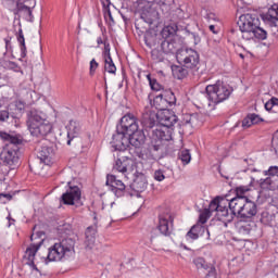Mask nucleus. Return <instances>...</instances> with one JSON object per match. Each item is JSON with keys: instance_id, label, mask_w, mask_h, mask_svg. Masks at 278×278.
Wrapping results in <instances>:
<instances>
[{"instance_id": "nucleus-1", "label": "nucleus", "mask_w": 278, "mask_h": 278, "mask_svg": "<svg viewBox=\"0 0 278 278\" xmlns=\"http://www.w3.org/2000/svg\"><path fill=\"white\" fill-rule=\"evenodd\" d=\"M164 128H155L152 130L151 141L148 146L149 160H162L164 157V142L170 140V127H197L199 125V115L185 114L180 123H178L177 115L170 114L163 119Z\"/></svg>"}, {"instance_id": "nucleus-2", "label": "nucleus", "mask_w": 278, "mask_h": 278, "mask_svg": "<svg viewBox=\"0 0 278 278\" xmlns=\"http://www.w3.org/2000/svg\"><path fill=\"white\" fill-rule=\"evenodd\" d=\"M0 138L7 142L0 153V162L3 166H9L11 170H14L18 166V151L23 144V136L16 132L0 131Z\"/></svg>"}, {"instance_id": "nucleus-3", "label": "nucleus", "mask_w": 278, "mask_h": 278, "mask_svg": "<svg viewBox=\"0 0 278 278\" xmlns=\"http://www.w3.org/2000/svg\"><path fill=\"white\" fill-rule=\"evenodd\" d=\"M237 25L243 40H266L268 33L260 27V17L257 14L247 13L239 17Z\"/></svg>"}, {"instance_id": "nucleus-4", "label": "nucleus", "mask_w": 278, "mask_h": 278, "mask_svg": "<svg viewBox=\"0 0 278 278\" xmlns=\"http://www.w3.org/2000/svg\"><path fill=\"white\" fill-rule=\"evenodd\" d=\"M75 255V240L65 238L48 249L46 262H64Z\"/></svg>"}, {"instance_id": "nucleus-5", "label": "nucleus", "mask_w": 278, "mask_h": 278, "mask_svg": "<svg viewBox=\"0 0 278 278\" xmlns=\"http://www.w3.org/2000/svg\"><path fill=\"white\" fill-rule=\"evenodd\" d=\"M205 90L208 101L218 105L231 97L233 87L223 80H217L215 84L206 86Z\"/></svg>"}, {"instance_id": "nucleus-6", "label": "nucleus", "mask_w": 278, "mask_h": 278, "mask_svg": "<svg viewBox=\"0 0 278 278\" xmlns=\"http://www.w3.org/2000/svg\"><path fill=\"white\" fill-rule=\"evenodd\" d=\"M176 60L186 68H190V71L197 68V66H199V62H201L199 52L193 49L184 48L176 54Z\"/></svg>"}, {"instance_id": "nucleus-7", "label": "nucleus", "mask_w": 278, "mask_h": 278, "mask_svg": "<svg viewBox=\"0 0 278 278\" xmlns=\"http://www.w3.org/2000/svg\"><path fill=\"white\" fill-rule=\"evenodd\" d=\"M175 218L170 211L166 210L165 212L159 214V225L156 229L160 231L161 236L168 237L173 233V223Z\"/></svg>"}, {"instance_id": "nucleus-8", "label": "nucleus", "mask_w": 278, "mask_h": 278, "mask_svg": "<svg viewBox=\"0 0 278 278\" xmlns=\"http://www.w3.org/2000/svg\"><path fill=\"white\" fill-rule=\"evenodd\" d=\"M160 49L165 55L178 54L184 50V42L181 39L174 37L172 39H161Z\"/></svg>"}, {"instance_id": "nucleus-9", "label": "nucleus", "mask_w": 278, "mask_h": 278, "mask_svg": "<svg viewBox=\"0 0 278 278\" xmlns=\"http://www.w3.org/2000/svg\"><path fill=\"white\" fill-rule=\"evenodd\" d=\"M68 188L65 193L61 195V203L63 205H75L81 200V189L77 186H71V182H67Z\"/></svg>"}, {"instance_id": "nucleus-10", "label": "nucleus", "mask_w": 278, "mask_h": 278, "mask_svg": "<svg viewBox=\"0 0 278 278\" xmlns=\"http://www.w3.org/2000/svg\"><path fill=\"white\" fill-rule=\"evenodd\" d=\"M140 126L138 125V118L134 114L128 113L121 118L119 125H117V130L123 134H130L131 131H138Z\"/></svg>"}, {"instance_id": "nucleus-11", "label": "nucleus", "mask_w": 278, "mask_h": 278, "mask_svg": "<svg viewBox=\"0 0 278 278\" xmlns=\"http://www.w3.org/2000/svg\"><path fill=\"white\" fill-rule=\"evenodd\" d=\"M106 186H109L111 192H114L117 198L125 197V194L129 197V188L123 181L116 179L114 175L106 176Z\"/></svg>"}, {"instance_id": "nucleus-12", "label": "nucleus", "mask_w": 278, "mask_h": 278, "mask_svg": "<svg viewBox=\"0 0 278 278\" xmlns=\"http://www.w3.org/2000/svg\"><path fill=\"white\" fill-rule=\"evenodd\" d=\"M132 168H134V159L118 154V159L115 161L113 165V170H117V173H122V175H124L125 177H128Z\"/></svg>"}, {"instance_id": "nucleus-13", "label": "nucleus", "mask_w": 278, "mask_h": 278, "mask_svg": "<svg viewBox=\"0 0 278 278\" xmlns=\"http://www.w3.org/2000/svg\"><path fill=\"white\" fill-rule=\"evenodd\" d=\"M37 157L46 166H51L53 164V157H55V148L53 144L43 143L37 152Z\"/></svg>"}, {"instance_id": "nucleus-14", "label": "nucleus", "mask_w": 278, "mask_h": 278, "mask_svg": "<svg viewBox=\"0 0 278 278\" xmlns=\"http://www.w3.org/2000/svg\"><path fill=\"white\" fill-rule=\"evenodd\" d=\"M111 147L114 151H127L129 149V137L125 132L116 129V134L112 136Z\"/></svg>"}, {"instance_id": "nucleus-15", "label": "nucleus", "mask_w": 278, "mask_h": 278, "mask_svg": "<svg viewBox=\"0 0 278 278\" xmlns=\"http://www.w3.org/2000/svg\"><path fill=\"white\" fill-rule=\"evenodd\" d=\"M65 128L67 130L66 144L71 147L75 138H78L81 134V123L77 119H71Z\"/></svg>"}, {"instance_id": "nucleus-16", "label": "nucleus", "mask_w": 278, "mask_h": 278, "mask_svg": "<svg viewBox=\"0 0 278 278\" xmlns=\"http://www.w3.org/2000/svg\"><path fill=\"white\" fill-rule=\"evenodd\" d=\"M7 112H9V116L16 125L25 113V103L23 101H15L13 104L7 106Z\"/></svg>"}, {"instance_id": "nucleus-17", "label": "nucleus", "mask_w": 278, "mask_h": 278, "mask_svg": "<svg viewBox=\"0 0 278 278\" xmlns=\"http://www.w3.org/2000/svg\"><path fill=\"white\" fill-rule=\"evenodd\" d=\"M40 247H42V240L30 243V245L26 249L24 255V260H27L26 264H28V266H31L35 270H38V267H36L34 261L36 260V254L40 250Z\"/></svg>"}, {"instance_id": "nucleus-18", "label": "nucleus", "mask_w": 278, "mask_h": 278, "mask_svg": "<svg viewBox=\"0 0 278 278\" xmlns=\"http://www.w3.org/2000/svg\"><path fill=\"white\" fill-rule=\"evenodd\" d=\"M126 136L128 137L129 146L135 147V149H140L147 140L144 131L140 128L128 132Z\"/></svg>"}, {"instance_id": "nucleus-19", "label": "nucleus", "mask_w": 278, "mask_h": 278, "mask_svg": "<svg viewBox=\"0 0 278 278\" xmlns=\"http://www.w3.org/2000/svg\"><path fill=\"white\" fill-rule=\"evenodd\" d=\"M149 186V181L147 180V176L143 173H136L132 184L130 185L131 190L135 192H144L147 187Z\"/></svg>"}, {"instance_id": "nucleus-20", "label": "nucleus", "mask_w": 278, "mask_h": 278, "mask_svg": "<svg viewBox=\"0 0 278 278\" xmlns=\"http://www.w3.org/2000/svg\"><path fill=\"white\" fill-rule=\"evenodd\" d=\"M257 214V204L247 198L241 213H239L240 218H253Z\"/></svg>"}, {"instance_id": "nucleus-21", "label": "nucleus", "mask_w": 278, "mask_h": 278, "mask_svg": "<svg viewBox=\"0 0 278 278\" xmlns=\"http://www.w3.org/2000/svg\"><path fill=\"white\" fill-rule=\"evenodd\" d=\"M205 231H206L207 236H210V230H207V228H205V226H203L201 224H195L187 232L186 239L187 240H199V238H201V236H203V233H205Z\"/></svg>"}, {"instance_id": "nucleus-22", "label": "nucleus", "mask_w": 278, "mask_h": 278, "mask_svg": "<svg viewBox=\"0 0 278 278\" xmlns=\"http://www.w3.org/2000/svg\"><path fill=\"white\" fill-rule=\"evenodd\" d=\"M248 198H232L228 203V207L230 212H232V215L240 216V213L242 212V207L244 206V203L247 202Z\"/></svg>"}, {"instance_id": "nucleus-23", "label": "nucleus", "mask_w": 278, "mask_h": 278, "mask_svg": "<svg viewBox=\"0 0 278 278\" xmlns=\"http://www.w3.org/2000/svg\"><path fill=\"white\" fill-rule=\"evenodd\" d=\"M27 126L30 131V129H34V127H37V125H40L41 123H45V118L38 111L35 109L30 110L27 114Z\"/></svg>"}, {"instance_id": "nucleus-24", "label": "nucleus", "mask_w": 278, "mask_h": 278, "mask_svg": "<svg viewBox=\"0 0 278 278\" xmlns=\"http://www.w3.org/2000/svg\"><path fill=\"white\" fill-rule=\"evenodd\" d=\"M227 205H228V202L226 200V204H222V208H219L216 212V218L222 223H231V220H233L235 218L232 211L229 212V208L227 207Z\"/></svg>"}, {"instance_id": "nucleus-25", "label": "nucleus", "mask_w": 278, "mask_h": 278, "mask_svg": "<svg viewBox=\"0 0 278 278\" xmlns=\"http://www.w3.org/2000/svg\"><path fill=\"white\" fill-rule=\"evenodd\" d=\"M97 241V227L89 226L85 231V248L92 249L94 247V242Z\"/></svg>"}, {"instance_id": "nucleus-26", "label": "nucleus", "mask_w": 278, "mask_h": 278, "mask_svg": "<svg viewBox=\"0 0 278 278\" xmlns=\"http://www.w3.org/2000/svg\"><path fill=\"white\" fill-rule=\"evenodd\" d=\"M262 190H278V175L268 176L260 180Z\"/></svg>"}, {"instance_id": "nucleus-27", "label": "nucleus", "mask_w": 278, "mask_h": 278, "mask_svg": "<svg viewBox=\"0 0 278 278\" xmlns=\"http://www.w3.org/2000/svg\"><path fill=\"white\" fill-rule=\"evenodd\" d=\"M193 264H194V266H197L198 269L203 268L204 270H207V274H206L207 277H212V276L216 275V268L213 267L212 264H207L205 262V258H203V257L194 258Z\"/></svg>"}, {"instance_id": "nucleus-28", "label": "nucleus", "mask_w": 278, "mask_h": 278, "mask_svg": "<svg viewBox=\"0 0 278 278\" xmlns=\"http://www.w3.org/2000/svg\"><path fill=\"white\" fill-rule=\"evenodd\" d=\"M51 124L45 123V121L41 124H38L33 129H30V134L33 136H47L51 134Z\"/></svg>"}, {"instance_id": "nucleus-29", "label": "nucleus", "mask_w": 278, "mask_h": 278, "mask_svg": "<svg viewBox=\"0 0 278 278\" xmlns=\"http://www.w3.org/2000/svg\"><path fill=\"white\" fill-rule=\"evenodd\" d=\"M177 31H179V26L175 23H172L167 26H164V28L161 31V36L163 39H172L177 36Z\"/></svg>"}, {"instance_id": "nucleus-30", "label": "nucleus", "mask_w": 278, "mask_h": 278, "mask_svg": "<svg viewBox=\"0 0 278 278\" xmlns=\"http://www.w3.org/2000/svg\"><path fill=\"white\" fill-rule=\"evenodd\" d=\"M16 12H17V14H24V16H25L26 21H28V23H34V13L31 11V8L27 7L25 3L17 2Z\"/></svg>"}, {"instance_id": "nucleus-31", "label": "nucleus", "mask_w": 278, "mask_h": 278, "mask_svg": "<svg viewBox=\"0 0 278 278\" xmlns=\"http://www.w3.org/2000/svg\"><path fill=\"white\" fill-rule=\"evenodd\" d=\"M152 106L155 108V110L164 111L168 110V104H166V100L164 99L163 93H159L154 97Z\"/></svg>"}, {"instance_id": "nucleus-32", "label": "nucleus", "mask_w": 278, "mask_h": 278, "mask_svg": "<svg viewBox=\"0 0 278 278\" xmlns=\"http://www.w3.org/2000/svg\"><path fill=\"white\" fill-rule=\"evenodd\" d=\"M222 205H226V200L223 198H215L214 200L211 201L208 208H205L208 214H212V212H217L222 208Z\"/></svg>"}, {"instance_id": "nucleus-33", "label": "nucleus", "mask_w": 278, "mask_h": 278, "mask_svg": "<svg viewBox=\"0 0 278 278\" xmlns=\"http://www.w3.org/2000/svg\"><path fill=\"white\" fill-rule=\"evenodd\" d=\"M17 42L20 43L21 58H27V46L25 45V35L23 34V28H18L16 34Z\"/></svg>"}, {"instance_id": "nucleus-34", "label": "nucleus", "mask_w": 278, "mask_h": 278, "mask_svg": "<svg viewBox=\"0 0 278 278\" xmlns=\"http://www.w3.org/2000/svg\"><path fill=\"white\" fill-rule=\"evenodd\" d=\"M264 21H267L268 23H277L278 21V4L271 5V8L268 9V12L263 16Z\"/></svg>"}, {"instance_id": "nucleus-35", "label": "nucleus", "mask_w": 278, "mask_h": 278, "mask_svg": "<svg viewBox=\"0 0 278 278\" xmlns=\"http://www.w3.org/2000/svg\"><path fill=\"white\" fill-rule=\"evenodd\" d=\"M253 227H255V223L253 222H241L238 224V231L243 236H249L253 231Z\"/></svg>"}, {"instance_id": "nucleus-36", "label": "nucleus", "mask_w": 278, "mask_h": 278, "mask_svg": "<svg viewBox=\"0 0 278 278\" xmlns=\"http://www.w3.org/2000/svg\"><path fill=\"white\" fill-rule=\"evenodd\" d=\"M253 181H255V178H252L249 186H239V187H237L235 198L247 199V192H251V187L253 186Z\"/></svg>"}, {"instance_id": "nucleus-37", "label": "nucleus", "mask_w": 278, "mask_h": 278, "mask_svg": "<svg viewBox=\"0 0 278 278\" xmlns=\"http://www.w3.org/2000/svg\"><path fill=\"white\" fill-rule=\"evenodd\" d=\"M161 93L166 101L167 108H173L177 103V98L172 90H163Z\"/></svg>"}, {"instance_id": "nucleus-38", "label": "nucleus", "mask_w": 278, "mask_h": 278, "mask_svg": "<svg viewBox=\"0 0 278 278\" xmlns=\"http://www.w3.org/2000/svg\"><path fill=\"white\" fill-rule=\"evenodd\" d=\"M173 74L177 79H185V77H188V67L181 65H177L173 68Z\"/></svg>"}, {"instance_id": "nucleus-39", "label": "nucleus", "mask_w": 278, "mask_h": 278, "mask_svg": "<svg viewBox=\"0 0 278 278\" xmlns=\"http://www.w3.org/2000/svg\"><path fill=\"white\" fill-rule=\"evenodd\" d=\"M104 71H106V73H111V75L116 74V65L114 64L112 56L104 59Z\"/></svg>"}, {"instance_id": "nucleus-40", "label": "nucleus", "mask_w": 278, "mask_h": 278, "mask_svg": "<svg viewBox=\"0 0 278 278\" xmlns=\"http://www.w3.org/2000/svg\"><path fill=\"white\" fill-rule=\"evenodd\" d=\"M179 160L182 162L184 165L190 164L192 156L190 155V150H182L178 154Z\"/></svg>"}, {"instance_id": "nucleus-41", "label": "nucleus", "mask_w": 278, "mask_h": 278, "mask_svg": "<svg viewBox=\"0 0 278 278\" xmlns=\"http://www.w3.org/2000/svg\"><path fill=\"white\" fill-rule=\"evenodd\" d=\"M151 58L155 62H164V52L160 49H153L151 51Z\"/></svg>"}, {"instance_id": "nucleus-42", "label": "nucleus", "mask_w": 278, "mask_h": 278, "mask_svg": "<svg viewBox=\"0 0 278 278\" xmlns=\"http://www.w3.org/2000/svg\"><path fill=\"white\" fill-rule=\"evenodd\" d=\"M3 123H13L8 109L0 110V125H3Z\"/></svg>"}, {"instance_id": "nucleus-43", "label": "nucleus", "mask_w": 278, "mask_h": 278, "mask_svg": "<svg viewBox=\"0 0 278 278\" xmlns=\"http://www.w3.org/2000/svg\"><path fill=\"white\" fill-rule=\"evenodd\" d=\"M40 240H42V243L45 242V231H37L31 233V244H34V242H40Z\"/></svg>"}, {"instance_id": "nucleus-44", "label": "nucleus", "mask_w": 278, "mask_h": 278, "mask_svg": "<svg viewBox=\"0 0 278 278\" xmlns=\"http://www.w3.org/2000/svg\"><path fill=\"white\" fill-rule=\"evenodd\" d=\"M261 220L264 223V225H269V227H273V225H275V215L265 213L263 214Z\"/></svg>"}, {"instance_id": "nucleus-45", "label": "nucleus", "mask_w": 278, "mask_h": 278, "mask_svg": "<svg viewBox=\"0 0 278 278\" xmlns=\"http://www.w3.org/2000/svg\"><path fill=\"white\" fill-rule=\"evenodd\" d=\"M102 36H104V51L103 56L105 58H112V54H110V42H108V36L105 35V29L102 30Z\"/></svg>"}, {"instance_id": "nucleus-46", "label": "nucleus", "mask_w": 278, "mask_h": 278, "mask_svg": "<svg viewBox=\"0 0 278 278\" xmlns=\"http://www.w3.org/2000/svg\"><path fill=\"white\" fill-rule=\"evenodd\" d=\"M210 216H212V214L210 213V211L204 210L200 216H199V223L200 225H205V223H207V219L210 218Z\"/></svg>"}, {"instance_id": "nucleus-47", "label": "nucleus", "mask_w": 278, "mask_h": 278, "mask_svg": "<svg viewBox=\"0 0 278 278\" xmlns=\"http://www.w3.org/2000/svg\"><path fill=\"white\" fill-rule=\"evenodd\" d=\"M148 79H149L150 86L153 90H155L156 92H159V90H162V85H160V83H157V80L151 79L150 75H148Z\"/></svg>"}, {"instance_id": "nucleus-48", "label": "nucleus", "mask_w": 278, "mask_h": 278, "mask_svg": "<svg viewBox=\"0 0 278 278\" xmlns=\"http://www.w3.org/2000/svg\"><path fill=\"white\" fill-rule=\"evenodd\" d=\"M253 125V119L251 117V114L243 118L242 121V127L243 129H249Z\"/></svg>"}, {"instance_id": "nucleus-49", "label": "nucleus", "mask_w": 278, "mask_h": 278, "mask_svg": "<svg viewBox=\"0 0 278 278\" xmlns=\"http://www.w3.org/2000/svg\"><path fill=\"white\" fill-rule=\"evenodd\" d=\"M149 115H146V127H148L149 129H153L155 127V118L149 116Z\"/></svg>"}, {"instance_id": "nucleus-50", "label": "nucleus", "mask_w": 278, "mask_h": 278, "mask_svg": "<svg viewBox=\"0 0 278 278\" xmlns=\"http://www.w3.org/2000/svg\"><path fill=\"white\" fill-rule=\"evenodd\" d=\"M154 179L156 181H164V179H166V176H164V172L162 169H159L154 172Z\"/></svg>"}, {"instance_id": "nucleus-51", "label": "nucleus", "mask_w": 278, "mask_h": 278, "mask_svg": "<svg viewBox=\"0 0 278 278\" xmlns=\"http://www.w3.org/2000/svg\"><path fill=\"white\" fill-rule=\"evenodd\" d=\"M189 36H191L193 43L194 45H200L201 43V37L197 33H190L189 30H186Z\"/></svg>"}, {"instance_id": "nucleus-52", "label": "nucleus", "mask_w": 278, "mask_h": 278, "mask_svg": "<svg viewBox=\"0 0 278 278\" xmlns=\"http://www.w3.org/2000/svg\"><path fill=\"white\" fill-rule=\"evenodd\" d=\"M265 110H267V112H275V102L273 98L265 103Z\"/></svg>"}, {"instance_id": "nucleus-53", "label": "nucleus", "mask_w": 278, "mask_h": 278, "mask_svg": "<svg viewBox=\"0 0 278 278\" xmlns=\"http://www.w3.org/2000/svg\"><path fill=\"white\" fill-rule=\"evenodd\" d=\"M97 68H99V63L97 60L92 59L90 61V75H94V71H97Z\"/></svg>"}, {"instance_id": "nucleus-54", "label": "nucleus", "mask_w": 278, "mask_h": 278, "mask_svg": "<svg viewBox=\"0 0 278 278\" xmlns=\"http://www.w3.org/2000/svg\"><path fill=\"white\" fill-rule=\"evenodd\" d=\"M7 201H12V194L0 193V203H5Z\"/></svg>"}, {"instance_id": "nucleus-55", "label": "nucleus", "mask_w": 278, "mask_h": 278, "mask_svg": "<svg viewBox=\"0 0 278 278\" xmlns=\"http://www.w3.org/2000/svg\"><path fill=\"white\" fill-rule=\"evenodd\" d=\"M251 118H252V124L253 125H257V123H262L264 119L262 117H260V115L257 114H250Z\"/></svg>"}, {"instance_id": "nucleus-56", "label": "nucleus", "mask_w": 278, "mask_h": 278, "mask_svg": "<svg viewBox=\"0 0 278 278\" xmlns=\"http://www.w3.org/2000/svg\"><path fill=\"white\" fill-rule=\"evenodd\" d=\"M267 174L269 175V177H271V175H278V167L277 166L269 167Z\"/></svg>"}, {"instance_id": "nucleus-57", "label": "nucleus", "mask_w": 278, "mask_h": 278, "mask_svg": "<svg viewBox=\"0 0 278 278\" xmlns=\"http://www.w3.org/2000/svg\"><path fill=\"white\" fill-rule=\"evenodd\" d=\"M270 205H273L274 207H277L278 210V195H273Z\"/></svg>"}, {"instance_id": "nucleus-58", "label": "nucleus", "mask_w": 278, "mask_h": 278, "mask_svg": "<svg viewBox=\"0 0 278 278\" xmlns=\"http://www.w3.org/2000/svg\"><path fill=\"white\" fill-rule=\"evenodd\" d=\"M155 238H157V235L155 233V231H152L151 237H150V244L155 243Z\"/></svg>"}, {"instance_id": "nucleus-59", "label": "nucleus", "mask_w": 278, "mask_h": 278, "mask_svg": "<svg viewBox=\"0 0 278 278\" xmlns=\"http://www.w3.org/2000/svg\"><path fill=\"white\" fill-rule=\"evenodd\" d=\"M151 40H153V38H150V39H146V45L147 47H154L155 45L151 43Z\"/></svg>"}, {"instance_id": "nucleus-60", "label": "nucleus", "mask_w": 278, "mask_h": 278, "mask_svg": "<svg viewBox=\"0 0 278 278\" xmlns=\"http://www.w3.org/2000/svg\"><path fill=\"white\" fill-rule=\"evenodd\" d=\"M208 29H210V31H212L213 34H218V31H216V26H214V25H210V26H208Z\"/></svg>"}, {"instance_id": "nucleus-61", "label": "nucleus", "mask_w": 278, "mask_h": 278, "mask_svg": "<svg viewBox=\"0 0 278 278\" xmlns=\"http://www.w3.org/2000/svg\"><path fill=\"white\" fill-rule=\"evenodd\" d=\"M97 43H98V45H105V39L99 37V38L97 39Z\"/></svg>"}, {"instance_id": "nucleus-62", "label": "nucleus", "mask_w": 278, "mask_h": 278, "mask_svg": "<svg viewBox=\"0 0 278 278\" xmlns=\"http://www.w3.org/2000/svg\"><path fill=\"white\" fill-rule=\"evenodd\" d=\"M274 101V110H277L278 108V99L277 98H271Z\"/></svg>"}, {"instance_id": "nucleus-63", "label": "nucleus", "mask_w": 278, "mask_h": 278, "mask_svg": "<svg viewBox=\"0 0 278 278\" xmlns=\"http://www.w3.org/2000/svg\"><path fill=\"white\" fill-rule=\"evenodd\" d=\"M108 16H109L110 21H112V23H114V17L112 16L111 11H108Z\"/></svg>"}, {"instance_id": "nucleus-64", "label": "nucleus", "mask_w": 278, "mask_h": 278, "mask_svg": "<svg viewBox=\"0 0 278 278\" xmlns=\"http://www.w3.org/2000/svg\"><path fill=\"white\" fill-rule=\"evenodd\" d=\"M121 16H122L124 23H127V22L129 21V20L127 18V16H125V14H121Z\"/></svg>"}]
</instances>
